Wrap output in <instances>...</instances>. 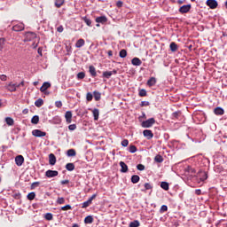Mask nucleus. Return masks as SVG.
<instances>
[{
	"mask_svg": "<svg viewBox=\"0 0 227 227\" xmlns=\"http://www.w3.org/2000/svg\"><path fill=\"white\" fill-rule=\"evenodd\" d=\"M24 28H25L24 23L20 22V23H18V24H15V25L12 27V31H16V32L24 31Z\"/></svg>",
	"mask_w": 227,
	"mask_h": 227,
	"instance_id": "obj_8",
	"label": "nucleus"
},
{
	"mask_svg": "<svg viewBox=\"0 0 227 227\" xmlns=\"http://www.w3.org/2000/svg\"><path fill=\"white\" fill-rule=\"evenodd\" d=\"M49 163L51 166H54L56 164V155H54V153H51L49 155Z\"/></svg>",
	"mask_w": 227,
	"mask_h": 227,
	"instance_id": "obj_19",
	"label": "nucleus"
},
{
	"mask_svg": "<svg viewBox=\"0 0 227 227\" xmlns=\"http://www.w3.org/2000/svg\"><path fill=\"white\" fill-rule=\"evenodd\" d=\"M68 129H69V130H75V129H77V125H75V124H70V125L68 126Z\"/></svg>",
	"mask_w": 227,
	"mask_h": 227,
	"instance_id": "obj_56",
	"label": "nucleus"
},
{
	"mask_svg": "<svg viewBox=\"0 0 227 227\" xmlns=\"http://www.w3.org/2000/svg\"><path fill=\"white\" fill-rule=\"evenodd\" d=\"M129 153H136V152H137V147H136V145H129Z\"/></svg>",
	"mask_w": 227,
	"mask_h": 227,
	"instance_id": "obj_42",
	"label": "nucleus"
},
{
	"mask_svg": "<svg viewBox=\"0 0 227 227\" xmlns=\"http://www.w3.org/2000/svg\"><path fill=\"white\" fill-rule=\"evenodd\" d=\"M144 187H145V189L142 190L143 192H145V191H152V189H153V185H152L150 183H145L144 184Z\"/></svg>",
	"mask_w": 227,
	"mask_h": 227,
	"instance_id": "obj_32",
	"label": "nucleus"
},
{
	"mask_svg": "<svg viewBox=\"0 0 227 227\" xmlns=\"http://www.w3.org/2000/svg\"><path fill=\"white\" fill-rule=\"evenodd\" d=\"M155 125V118L152 117L146 121H142L141 126L143 129H150Z\"/></svg>",
	"mask_w": 227,
	"mask_h": 227,
	"instance_id": "obj_1",
	"label": "nucleus"
},
{
	"mask_svg": "<svg viewBox=\"0 0 227 227\" xmlns=\"http://www.w3.org/2000/svg\"><path fill=\"white\" fill-rule=\"evenodd\" d=\"M141 226V223L138 222V220H134L133 222L129 223V227H139Z\"/></svg>",
	"mask_w": 227,
	"mask_h": 227,
	"instance_id": "obj_38",
	"label": "nucleus"
},
{
	"mask_svg": "<svg viewBox=\"0 0 227 227\" xmlns=\"http://www.w3.org/2000/svg\"><path fill=\"white\" fill-rule=\"evenodd\" d=\"M214 113L216 116H223V114H224V109L221 106H217L214 109Z\"/></svg>",
	"mask_w": 227,
	"mask_h": 227,
	"instance_id": "obj_12",
	"label": "nucleus"
},
{
	"mask_svg": "<svg viewBox=\"0 0 227 227\" xmlns=\"http://www.w3.org/2000/svg\"><path fill=\"white\" fill-rule=\"evenodd\" d=\"M199 176H200V182H205V180L208 178V174H207V172L205 171H199Z\"/></svg>",
	"mask_w": 227,
	"mask_h": 227,
	"instance_id": "obj_15",
	"label": "nucleus"
},
{
	"mask_svg": "<svg viewBox=\"0 0 227 227\" xmlns=\"http://www.w3.org/2000/svg\"><path fill=\"white\" fill-rule=\"evenodd\" d=\"M89 72H90L91 77H97V69L95 68L94 66L89 67Z\"/></svg>",
	"mask_w": 227,
	"mask_h": 227,
	"instance_id": "obj_21",
	"label": "nucleus"
},
{
	"mask_svg": "<svg viewBox=\"0 0 227 227\" xmlns=\"http://www.w3.org/2000/svg\"><path fill=\"white\" fill-rule=\"evenodd\" d=\"M180 116H182V112H181V111L174 112V113L171 114L172 120H178V119L180 118Z\"/></svg>",
	"mask_w": 227,
	"mask_h": 227,
	"instance_id": "obj_22",
	"label": "nucleus"
},
{
	"mask_svg": "<svg viewBox=\"0 0 227 227\" xmlns=\"http://www.w3.org/2000/svg\"><path fill=\"white\" fill-rule=\"evenodd\" d=\"M142 61L141 59H139V58L137 57H135L131 59V64L134 66V67H141L142 65Z\"/></svg>",
	"mask_w": 227,
	"mask_h": 227,
	"instance_id": "obj_13",
	"label": "nucleus"
},
{
	"mask_svg": "<svg viewBox=\"0 0 227 227\" xmlns=\"http://www.w3.org/2000/svg\"><path fill=\"white\" fill-rule=\"evenodd\" d=\"M139 180H141V178L137 175H133L131 176V183L132 184H137V182H139Z\"/></svg>",
	"mask_w": 227,
	"mask_h": 227,
	"instance_id": "obj_34",
	"label": "nucleus"
},
{
	"mask_svg": "<svg viewBox=\"0 0 227 227\" xmlns=\"http://www.w3.org/2000/svg\"><path fill=\"white\" fill-rule=\"evenodd\" d=\"M121 145V146H124V147L129 146V140L128 139L122 140Z\"/></svg>",
	"mask_w": 227,
	"mask_h": 227,
	"instance_id": "obj_51",
	"label": "nucleus"
},
{
	"mask_svg": "<svg viewBox=\"0 0 227 227\" xmlns=\"http://www.w3.org/2000/svg\"><path fill=\"white\" fill-rule=\"evenodd\" d=\"M86 77V74L84 72H80L77 74V79H84Z\"/></svg>",
	"mask_w": 227,
	"mask_h": 227,
	"instance_id": "obj_48",
	"label": "nucleus"
},
{
	"mask_svg": "<svg viewBox=\"0 0 227 227\" xmlns=\"http://www.w3.org/2000/svg\"><path fill=\"white\" fill-rule=\"evenodd\" d=\"M82 20L89 27H91V20L88 19V17H83Z\"/></svg>",
	"mask_w": 227,
	"mask_h": 227,
	"instance_id": "obj_44",
	"label": "nucleus"
},
{
	"mask_svg": "<svg viewBox=\"0 0 227 227\" xmlns=\"http://www.w3.org/2000/svg\"><path fill=\"white\" fill-rule=\"evenodd\" d=\"M4 45H6V39L4 37H0V52H3Z\"/></svg>",
	"mask_w": 227,
	"mask_h": 227,
	"instance_id": "obj_26",
	"label": "nucleus"
},
{
	"mask_svg": "<svg viewBox=\"0 0 227 227\" xmlns=\"http://www.w3.org/2000/svg\"><path fill=\"white\" fill-rule=\"evenodd\" d=\"M191 8H192V5H191V4L182 5V6L179 8V12H180V13H189V12H191Z\"/></svg>",
	"mask_w": 227,
	"mask_h": 227,
	"instance_id": "obj_6",
	"label": "nucleus"
},
{
	"mask_svg": "<svg viewBox=\"0 0 227 227\" xmlns=\"http://www.w3.org/2000/svg\"><path fill=\"white\" fill-rule=\"evenodd\" d=\"M32 136H34L35 137H44V136H47V133L40 129H34L32 131Z\"/></svg>",
	"mask_w": 227,
	"mask_h": 227,
	"instance_id": "obj_3",
	"label": "nucleus"
},
{
	"mask_svg": "<svg viewBox=\"0 0 227 227\" xmlns=\"http://www.w3.org/2000/svg\"><path fill=\"white\" fill-rule=\"evenodd\" d=\"M119 56L120 58H122V59L127 58V50L125 49L121 50L119 52Z\"/></svg>",
	"mask_w": 227,
	"mask_h": 227,
	"instance_id": "obj_41",
	"label": "nucleus"
},
{
	"mask_svg": "<svg viewBox=\"0 0 227 227\" xmlns=\"http://www.w3.org/2000/svg\"><path fill=\"white\" fill-rule=\"evenodd\" d=\"M154 161L158 162V164H160V163L164 162V158L162 157V155L158 154L154 157Z\"/></svg>",
	"mask_w": 227,
	"mask_h": 227,
	"instance_id": "obj_28",
	"label": "nucleus"
},
{
	"mask_svg": "<svg viewBox=\"0 0 227 227\" xmlns=\"http://www.w3.org/2000/svg\"><path fill=\"white\" fill-rule=\"evenodd\" d=\"M61 210H72V206L70 204L63 206L61 207Z\"/></svg>",
	"mask_w": 227,
	"mask_h": 227,
	"instance_id": "obj_50",
	"label": "nucleus"
},
{
	"mask_svg": "<svg viewBox=\"0 0 227 227\" xmlns=\"http://www.w3.org/2000/svg\"><path fill=\"white\" fill-rule=\"evenodd\" d=\"M140 106H141V107H145L146 106H150V102H148V101H142Z\"/></svg>",
	"mask_w": 227,
	"mask_h": 227,
	"instance_id": "obj_58",
	"label": "nucleus"
},
{
	"mask_svg": "<svg viewBox=\"0 0 227 227\" xmlns=\"http://www.w3.org/2000/svg\"><path fill=\"white\" fill-rule=\"evenodd\" d=\"M67 123H72V111H67L65 114Z\"/></svg>",
	"mask_w": 227,
	"mask_h": 227,
	"instance_id": "obj_18",
	"label": "nucleus"
},
{
	"mask_svg": "<svg viewBox=\"0 0 227 227\" xmlns=\"http://www.w3.org/2000/svg\"><path fill=\"white\" fill-rule=\"evenodd\" d=\"M160 212H168V206L167 205H162L160 209Z\"/></svg>",
	"mask_w": 227,
	"mask_h": 227,
	"instance_id": "obj_53",
	"label": "nucleus"
},
{
	"mask_svg": "<svg viewBox=\"0 0 227 227\" xmlns=\"http://www.w3.org/2000/svg\"><path fill=\"white\" fill-rule=\"evenodd\" d=\"M91 203L92 202L89 199L87 201H85L82 204V208H88V207H90L91 205Z\"/></svg>",
	"mask_w": 227,
	"mask_h": 227,
	"instance_id": "obj_43",
	"label": "nucleus"
},
{
	"mask_svg": "<svg viewBox=\"0 0 227 227\" xmlns=\"http://www.w3.org/2000/svg\"><path fill=\"white\" fill-rule=\"evenodd\" d=\"M84 43H85L84 39H79V40L76 42V43H75V47H76L77 49H81V47H83Z\"/></svg>",
	"mask_w": 227,
	"mask_h": 227,
	"instance_id": "obj_29",
	"label": "nucleus"
},
{
	"mask_svg": "<svg viewBox=\"0 0 227 227\" xmlns=\"http://www.w3.org/2000/svg\"><path fill=\"white\" fill-rule=\"evenodd\" d=\"M58 175H59L58 170H47L45 172V176H47V178H54V176H58Z\"/></svg>",
	"mask_w": 227,
	"mask_h": 227,
	"instance_id": "obj_5",
	"label": "nucleus"
},
{
	"mask_svg": "<svg viewBox=\"0 0 227 227\" xmlns=\"http://www.w3.org/2000/svg\"><path fill=\"white\" fill-rule=\"evenodd\" d=\"M5 122L9 125V127H12L15 123V121H13V118L12 117H6Z\"/></svg>",
	"mask_w": 227,
	"mask_h": 227,
	"instance_id": "obj_31",
	"label": "nucleus"
},
{
	"mask_svg": "<svg viewBox=\"0 0 227 227\" xmlns=\"http://www.w3.org/2000/svg\"><path fill=\"white\" fill-rule=\"evenodd\" d=\"M155 84H157V78L156 77H151L147 81V86H149L150 88H152V86H155Z\"/></svg>",
	"mask_w": 227,
	"mask_h": 227,
	"instance_id": "obj_17",
	"label": "nucleus"
},
{
	"mask_svg": "<svg viewBox=\"0 0 227 227\" xmlns=\"http://www.w3.org/2000/svg\"><path fill=\"white\" fill-rule=\"evenodd\" d=\"M49 88H51V82H44L42 85V87L40 88V91L42 93H45V91H47V90H49Z\"/></svg>",
	"mask_w": 227,
	"mask_h": 227,
	"instance_id": "obj_10",
	"label": "nucleus"
},
{
	"mask_svg": "<svg viewBox=\"0 0 227 227\" xmlns=\"http://www.w3.org/2000/svg\"><path fill=\"white\" fill-rule=\"evenodd\" d=\"M137 169H138V171H145V165L143 164H138L137 166Z\"/></svg>",
	"mask_w": 227,
	"mask_h": 227,
	"instance_id": "obj_52",
	"label": "nucleus"
},
{
	"mask_svg": "<svg viewBox=\"0 0 227 227\" xmlns=\"http://www.w3.org/2000/svg\"><path fill=\"white\" fill-rule=\"evenodd\" d=\"M86 100L88 102H91L93 100V94L91 92H88L86 95Z\"/></svg>",
	"mask_w": 227,
	"mask_h": 227,
	"instance_id": "obj_45",
	"label": "nucleus"
},
{
	"mask_svg": "<svg viewBox=\"0 0 227 227\" xmlns=\"http://www.w3.org/2000/svg\"><path fill=\"white\" fill-rule=\"evenodd\" d=\"M144 137H146V139H153V132H152L151 129H145L143 131Z\"/></svg>",
	"mask_w": 227,
	"mask_h": 227,
	"instance_id": "obj_9",
	"label": "nucleus"
},
{
	"mask_svg": "<svg viewBox=\"0 0 227 227\" xmlns=\"http://www.w3.org/2000/svg\"><path fill=\"white\" fill-rule=\"evenodd\" d=\"M36 197V193L35 192H31L27 194V198L29 200V201H33L35 198Z\"/></svg>",
	"mask_w": 227,
	"mask_h": 227,
	"instance_id": "obj_37",
	"label": "nucleus"
},
{
	"mask_svg": "<svg viewBox=\"0 0 227 227\" xmlns=\"http://www.w3.org/2000/svg\"><path fill=\"white\" fill-rule=\"evenodd\" d=\"M57 203H58L59 205H63V203H65V198H63V197H59V198L57 199Z\"/></svg>",
	"mask_w": 227,
	"mask_h": 227,
	"instance_id": "obj_49",
	"label": "nucleus"
},
{
	"mask_svg": "<svg viewBox=\"0 0 227 227\" xmlns=\"http://www.w3.org/2000/svg\"><path fill=\"white\" fill-rule=\"evenodd\" d=\"M7 90H8V91H11V92L17 91V84H15V83H10V84L7 86Z\"/></svg>",
	"mask_w": 227,
	"mask_h": 227,
	"instance_id": "obj_24",
	"label": "nucleus"
},
{
	"mask_svg": "<svg viewBox=\"0 0 227 227\" xmlns=\"http://www.w3.org/2000/svg\"><path fill=\"white\" fill-rule=\"evenodd\" d=\"M35 107H42V106H43V99L38 98L37 100H35Z\"/></svg>",
	"mask_w": 227,
	"mask_h": 227,
	"instance_id": "obj_39",
	"label": "nucleus"
},
{
	"mask_svg": "<svg viewBox=\"0 0 227 227\" xmlns=\"http://www.w3.org/2000/svg\"><path fill=\"white\" fill-rule=\"evenodd\" d=\"M66 169L67 171H74V169H75V165L74 163H67L66 165Z\"/></svg>",
	"mask_w": 227,
	"mask_h": 227,
	"instance_id": "obj_33",
	"label": "nucleus"
},
{
	"mask_svg": "<svg viewBox=\"0 0 227 227\" xmlns=\"http://www.w3.org/2000/svg\"><path fill=\"white\" fill-rule=\"evenodd\" d=\"M64 29H65V28L63 27L62 25H60V26H59V27H57L58 33H63Z\"/></svg>",
	"mask_w": 227,
	"mask_h": 227,
	"instance_id": "obj_59",
	"label": "nucleus"
},
{
	"mask_svg": "<svg viewBox=\"0 0 227 227\" xmlns=\"http://www.w3.org/2000/svg\"><path fill=\"white\" fill-rule=\"evenodd\" d=\"M116 74H118V71H116V70H113V71H106V72H103V77L105 78V79H110L111 78V75H116Z\"/></svg>",
	"mask_w": 227,
	"mask_h": 227,
	"instance_id": "obj_7",
	"label": "nucleus"
},
{
	"mask_svg": "<svg viewBox=\"0 0 227 227\" xmlns=\"http://www.w3.org/2000/svg\"><path fill=\"white\" fill-rule=\"evenodd\" d=\"M67 157H75L77 155V153L75 152V149H69L67 152Z\"/></svg>",
	"mask_w": 227,
	"mask_h": 227,
	"instance_id": "obj_27",
	"label": "nucleus"
},
{
	"mask_svg": "<svg viewBox=\"0 0 227 227\" xmlns=\"http://www.w3.org/2000/svg\"><path fill=\"white\" fill-rule=\"evenodd\" d=\"M15 163H16V166H22V164H24V156L22 155L16 156Z\"/></svg>",
	"mask_w": 227,
	"mask_h": 227,
	"instance_id": "obj_11",
	"label": "nucleus"
},
{
	"mask_svg": "<svg viewBox=\"0 0 227 227\" xmlns=\"http://www.w3.org/2000/svg\"><path fill=\"white\" fill-rule=\"evenodd\" d=\"M43 49H42V47H39L38 49H37V53L39 54V56H43V53H42L43 52Z\"/></svg>",
	"mask_w": 227,
	"mask_h": 227,
	"instance_id": "obj_60",
	"label": "nucleus"
},
{
	"mask_svg": "<svg viewBox=\"0 0 227 227\" xmlns=\"http://www.w3.org/2000/svg\"><path fill=\"white\" fill-rule=\"evenodd\" d=\"M195 194H197V196H200V194H201V190L200 189L195 190Z\"/></svg>",
	"mask_w": 227,
	"mask_h": 227,
	"instance_id": "obj_64",
	"label": "nucleus"
},
{
	"mask_svg": "<svg viewBox=\"0 0 227 227\" xmlns=\"http://www.w3.org/2000/svg\"><path fill=\"white\" fill-rule=\"evenodd\" d=\"M55 106H56V107L60 109V107H63V103L61 101H56Z\"/></svg>",
	"mask_w": 227,
	"mask_h": 227,
	"instance_id": "obj_54",
	"label": "nucleus"
},
{
	"mask_svg": "<svg viewBox=\"0 0 227 227\" xmlns=\"http://www.w3.org/2000/svg\"><path fill=\"white\" fill-rule=\"evenodd\" d=\"M38 185H40V182H34L31 184V189H35V187H38Z\"/></svg>",
	"mask_w": 227,
	"mask_h": 227,
	"instance_id": "obj_57",
	"label": "nucleus"
},
{
	"mask_svg": "<svg viewBox=\"0 0 227 227\" xmlns=\"http://www.w3.org/2000/svg\"><path fill=\"white\" fill-rule=\"evenodd\" d=\"M169 47H170L171 52H176V51H178V44H176V43L175 42H172Z\"/></svg>",
	"mask_w": 227,
	"mask_h": 227,
	"instance_id": "obj_25",
	"label": "nucleus"
},
{
	"mask_svg": "<svg viewBox=\"0 0 227 227\" xmlns=\"http://www.w3.org/2000/svg\"><path fill=\"white\" fill-rule=\"evenodd\" d=\"M95 198H97V193H94L93 195H91V197L89 199V200H90V202H93V200H95Z\"/></svg>",
	"mask_w": 227,
	"mask_h": 227,
	"instance_id": "obj_62",
	"label": "nucleus"
},
{
	"mask_svg": "<svg viewBox=\"0 0 227 227\" xmlns=\"http://www.w3.org/2000/svg\"><path fill=\"white\" fill-rule=\"evenodd\" d=\"M92 114L94 120L97 121L98 120V116H100V111L98 110V108H94L92 110Z\"/></svg>",
	"mask_w": 227,
	"mask_h": 227,
	"instance_id": "obj_20",
	"label": "nucleus"
},
{
	"mask_svg": "<svg viewBox=\"0 0 227 227\" xmlns=\"http://www.w3.org/2000/svg\"><path fill=\"white\" fill-rule=\"evenodd\" d=\"M93 95H94V98L96 100V102H98V100H100L101 97H102V94H100V92L95 90L93 92Z\"/></svg>",
	"mask_w": 227,
	"mask_h": 227,
	"instance_id": "obj_36",
	"label": "nucleus"
},
{
	"mask_svg": "<svg viewBox=\"0 0 227 227\" xmlns=\"http://www.w3.org/2000/svg\"><path fill=\"white\" fill-rule=\"evenodd\" d=\"M40 121V117L38 115H34L31 119V123L34 125H38V122Z\"/></svg>",
	"mask_w": 227,
	"mask_h": 227,
	"instance_id": "obj_30",
	"label": "nucleus"
},
{
	"mask_svg": "<svg viewBox=\"0 0 227 227\" xmlns=\"http://www.w3.org/2000/svg\"><path fill=\"white\" fill-rule=\"evenodd\" d=\"M138 95H139V97H146V95H147L146 90H145V89L140 90L138 92Z\"/></svg>",
	"mask_w": 227,
	"mask_h": 227,
	"instance_id": "obj_47",
	"label": "nucleus"
},
{
	"mask_svg": "<svg viewBox=\"0 0 227 227\" xmlns=\"http://www.w3.org/2000/svg\"><path fill=\"white\" fill-rule=\"evenodd\" d=\"M160 187H161V189H163V191H169V183H168L166 181H162L160 183Z\"/></svg>",
	"mask_w": 227,
	"mask_h": 227,
	"instance_id": "obj_23",
	"label": "nucleus"
},
{
	"mask_svg": "<svg viewBox=\"0 0 227 227\" xmlns=\"http://www.w3.org/2000/svg\"><path fill=\"white\" fill-rule=\"evenodd\" d=\"M117 8H121L123 6V1L119 0L116 2Z\"/></svg>",
	"mask_w": 227,
	"mask_h": 227,
	"instance_id": "obj_55",
	"label": "nucleus"
},
{
	"mask_svg": "<svg viewBox=\"0 0 227 227\" xmlns=\"http://www.w3.org/2000/svg\"><path fill=\"white\" fill-rule=\"evenodd\" d=\"M119 164L121 166V173H127V171H129V166H127L125 162L120 161Z\"/></svg>",
	"mask_w": 227,
	"mask_h": 227,
	"instance_id": "obj_16",
	"label": "nucleus"
},
{
	"mask_svg": "<svg viewBox=\"0 0 227 227\" xmlns=\"http://www.w3.org/2000/svg\"><path fill=\"white\" fill-rule=\"evenodd\" d=\"M85 224H91L93 223V216L92 215H88L84 219Z\"/></svg>",
	"mask_w": 227,
	"mask_h": 227,
	"instance_id": "obj_35",
	"label": "nucleus"
},
{
	"mask_svg": "<svg viewBox=\"0 0 227 227\" xmlns=\"http://www.w3.org/2000/svg\"><path fill=\"white\" fill-rule=\"evenodd\" d=\"M96 22L98 24H106L107 22V17L106 16H99L96 18Z\"/></svg>",
	"mask_w": 227,
	"mask_h": 227,
	"instance_id": "obj_14",
	"label": "nucleus"
},
{
	"mask_svg": "<svg viewBox=\"0 0 227 227\" xmlns=\"http://www.w3.org/2000/svg\"><path fill=\"white\" fill-rule=\"evenodd\" d=\"M64 4H65V0H56L55 1V6L57 8H61V6H63Z\"/></svg>",
	"mask_w": 227,
	"mask_h": 227,
	"instance_id": "obj_40",
	"label": "nucleus"
},
{
	"mask_svg": "<svg viewBox=\"0 0 227 227\" xmlns=\"http://www.w3.org/2000/svg\"><path fill=\"white\" fill-rule=\"evenodd\" d=\"M36 33L35 32H27L25 34V42H33V40H36Z\"/></svg>",
	"mask_w": 227,
	"mask_h": 227,
	"instance_id": "obj_2",
	"label": "nucleus"
},
{
	"mask_svg": "<svg viewBox=\"0 0 227 227\" xmlns=\"http://www.w3.org/2000/svg\"><path fill=\"white\" fill-rule=\"evenodd\" d=\"M206 4L207 6H209L211 10H215L218 6L216 0H207Z\"/></svg>",
	"mask_w": 227,
	"mask_h": 227,
	"instance_id": "obj_4",
	"label": "nucleus"
},
{
	"mask_svg": "<svg viewBox=\"0 0 227 227\" xmlns=\"http://www.w3.org/2000/svg\"><path fill=\"white\" fill-rule=\"evenodd\" d=\"M0 79H1L2 81H6V79H8V77L6 76V74H2V75L0 76Z\"/></svg>",
	"mask_w": 227,
	"mask_h": 227,
	"instance_id": "obj_63",
	"label": "nucleus"
},
{
	"mask_svg": "<svg viewBox=\"0 0 227 227\" xmlns=\"http://www.w3.org/2000/svg\"><path fill=\"white\" fill-rule=\"evenodd\" d=\"M52 214L51 213H46L44 215V219H46V221H52Z\"/></svg>",
	"mask_w": 227,
	"mask_h": 227,
	"instance_id": "obj_46",
	"label": "nucleus"
},
{
	"mask_svg": "<svg viewBox=\"0 0 227 227\" xmlns=\"http://www.w3.org/2000/svg\"><path fill=\"white\" fill-rule=\"evenodd\" d=\"M60 184H62V185H67V184H70V181L69 180H62L61 182H60Z\"/></svg>",
	"mask_w": 227,
	"mask_h": 227,
	"instance_id": "obj_61",
	"label": "nucleus"
}]
</instances>
